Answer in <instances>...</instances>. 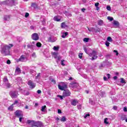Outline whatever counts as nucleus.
Listing matches in <instances>:
<instances>
[{"mask_svg":"<svg viewBox=\"0 0 127 127\" xmlns=\"http://www.w3.org/2000/svg\"><path fill=\"white\" fill-rule=\"evenodd\" d=\"M13 47V45H12V44H10L8 45L2 44L1 45V53L4 56L9 55V50Z\"/></svg>","mask_w":127,"mask_h":127,"instance_id":"1","label":"nucleus"},{"mask_svg":"<svg viewBox=\"0 0 127 127\" xmlns=\"http://www.w3.org/2000/svg\"><path fill=\"white\" fill-rule=\"evenodd\" d=\"M58 86L59 90H61V91H64L65 89L67 88V84L64 82L61 83L60 84H58Z\"/></svg>","mask_w":127,"mask_h":127,"instance_id":"2","label":"nucleus"},{"mask_svg":"<svg viewBox=\"0 0 127 127\" xmlns=\"http://www.w3.org/2000/svg\"><path fill=\"white\" fill-rule=\"evenodd\" d=\"M16 62H26L27 58L24 55H22L19 59L16 60Z\"/></svg>","mask_w":127,"mask_h":127,"instance_id":"3","label":"nucleus"},{"mask_svg":"<svg viewBox=\"0 0 127 127\" xmlns=\"http://www.w3.org/2000/svg\"><path fill=\"white\" fill-rule=\"evenodd\" d=\"M9 94L10 97L14 99L17 98V96H18V92L17 91H10Z\"/></svg>","mask_w":127,"mask_h":127,"instance_id":"4","label":"nucleus"},{"mask_svg":"<svg viewBox=\"0 0 127 127\" xmlns=\"http://www.w3.org/2000/svg\"><path fill=\"white\" fill-rule=\"evenodd\" d=\"M89 56L92 57L91 60H95L97 59V57H98V56H97V52L95 51H93L92 53L89 54Z\"/></svg>","mask_w":127,"mask_h":127,"instance_id":"5","label":"nucleus"},{"mask_svg":"<svg viewBox=\"0 0 127 127\" xmlns=\"http://www.w3.org/2000/svg\"><path fill=\"white\" fill-rule=\"evenodd\" d=\"M27 48H29V49H31L32 50H34V48H35V42H32V43L28 44L27 45Z\"/></svg>","mask_w":127,"mask_h":127,"instance_id":"6","label":"nucleus"},{"mask_svg":"<svg viewBox=\"0 0 127 127\" xmlns=\"http://www.w3.org/2000/svg\"><path fill=\"white\" fill-rule=\"evenodd\" d=\"M28 85H29L30 89H34V87L36 86V84L31 80L28 81Z\"/></svg>","mask_w":127,"mask_h":127,"instance_id":"7","label":"nucleus"},{"mask_svg":"<svg viewBox=\"0 0 127 127\" xmlns=\"http://www.w3.org/2000/svg\"><path fill=\"white\" fill-rule=\"evenodd\" d=\"M15 116L17 117V118H20V117H23V113L21 111L17 110L15 112Z\"/></svg>","mask_w":127,"mask_h":127,"instance_id":"8","label":"nucleus"},{"mask_svg":"<svg viewBox=\"0 0 127 127\" xmlns=\"http://www.w3.org/2000/svg\"><path fill=\"white\" fill-rule=\"evenodd\" d=\"M32 39H33V40H38V39H39V37L38 36V34H37V33H33L32 35Z\"/></svg>","mask_w":127,"mask_h":127,"instance_id":"9","label":"nucleus"},{"mask_svg":"<svg viewBox=\"0 0 127 127\" xmlns=\"http://www.w3.org/2000/svg\"><path fill=\"white\" fill-rule=\"evenodd\" d=\"M71 95V92L68 90H64L63 92L64 97H68Z\"/></svg>","mask_w":127,"mask_h":127,"instance_id":"10","label":"nucleus"},{"mask_svg":"<svg viewBox=\"0 0 127 127\" xmlns=\"http://www.w3.org/2000/svg\"><path fill=\"white\" fill-rule=\"evenodd\" d=\"M40 20L43 25H45L46 24V18H45V16H41L40 18Z\"/></svg>","mask_w":127,"mask_h":127,"instance_id":"11","label":"nucleus"},{"mask_svg":"<svg viewBox=\"0 0 127 127\" xmlns=\"http://www.w3.org/2000/svg\"><path fill=\"white\" fill-rule=\"evenodd\" d=\"M27 124L30 125L31 127H35V123L36 122L32 120H28L27 121Z\"/></svg>","mask_w":127,"mask_h":127,"instance_id":"12","label":"nucleus"},{"mask_svg":"<svg viewBox=\"0 0 127 127\" xmlns=\"http://www.w3.org/2000/svg\"><path fill=\"white\" fill-rule=\"evenodd\" d=\"M78 86H79V84L77 82H71L70 84V86L72 88H77Z\"/></svg>","mask_w":127,"mask_h":127,"instance_id":"13","label":"nucleus"},{"mask_svg":"<svg viewBox=\"0 0 127 127\" xmlns=\"http://www.w3.org/2000/svg\"><path fill=\"white\" fill-rule=\"evenodd\" d=\"M35 127H42V123L40 121L36 122Z\"/></svg>","mask_w":127,"mask_h":127,"instance_id":"14","label":"nucleus"},{"mask_svg":"<svg viewBox=\"0 0 127 127\" xmlns=\"http://www.w3.org/2000/svg\"><path fill=\"white\" fill-rule=\"evenodd\" d=\"M54 20L55 21H60L61 18L59 16H56L54 17Z\"/></svg>","mask_w":127,"mask_h":127,"instance_id":"15","label":"nucleus"},{"mask_svg":"<svg viewBox=\"0 0 127 127\" xmlns=\"http://www.w3.org/2000/svg\"><path fill=\"white\" fill-rule=\"evenodd\" d=\"M15 72L16 75H19V74H20V73H21L20 68L19 67H16Z\"/></svg>","mask_w":127,"mask_h":127,"instance_id":"16","label":"nucleus"},{"mask_svg":"<svg viewBox=\"0 0 127 127\" xmlns=\"http://www.w3.org/2000/svg\"><path fill=\"white\" fill-rule=\"evenodd\" d=\"M78 104V100L76 99H73L71 101V105L72 106H76Z\"/></svg>","mask_w":127,"mask_h":127,"instance_id":"17","label":"nucleus"},{"mask_svg":"<svg viewBox=\"0 0 127 127\" xmlns=\"http://www.w3.org/2000/svg\"><path fill=\"white\" fill-rule=\"evenodd\" d=\"M61 27L62 28H66V27H68V26L64 22L61 24Z\"/></svg>","mask_w":127,"mask_h":127,"instance_id":"18","label":"nucleus"},{"mask_svg":"<svg viewBox=\"0 0 127 127\" xmlns=\"http://www.w3.org/2000/svg\"><path fill=\"white\" fill-rule=\"evenodd\" d=\"M63 35L62 36V37L63 38H65L67 35H68V32H63L62 33Z\"/></svg>","mask_w":127,"mask_h":127,"instance_id":"19","label":"nucleus"},{"mask_svg":"<svg viewBox=\"0 0 127 127\" xmlns=\"http://www.w3.org/2000/svg\"><path fill=\"white\" fill-rule=\"evenodd\" d=\"M23 94L25 95V96H28L30 94V93H29V91H28L24 90Z\"/></svg>","mask_w":127,"mask_h":127,"instance_id":"20","label":"nucleus"},{"mask_svg":"<svg viewBox=\"0 0 127 127\" xmlns=\"http://www.w3.org/2000/svg\"><path fill=\"white\" fill-rule=\"evenodd\" d=\"M3 82L4 84H6V83H8V79H7V77L5 76L4 77Z\"/></svg>","mask_w":127,"mask_h":127,"instance_id":"21","label":"nucleus"},{"mask_svg":"<svg viewBox=\"0 0 127 127\" xmlns=\"http://www.w3.org/2000/svg\"><path fill=\"white\" fill-rule=\"evenodd\" d=\"M113 24L116 25V26H119L120 25V23L117 20H114L113 22Z\"/></svg>","mask_w":127,"mask_h":127,"instance_id":"22","label":"nucleus"},{"mask_svg":"<svg viewBox=\"0 0 127 127\" xmlns=\"http://www.w3.org/2000/svg\"><path fill=\"white\" fill-rule=\"evenodd\" d=\"M58 53L54 52L53 53V56H54L55 59H57V57H58Z\"/></svg>","mask_w":127,"mask_h":127,"instance_id":"23","label":"nucleus"},{"mask_svg":"<svg viewBox=\"0 0 127 127\" xmlns=\"http://www.w3.org/2000/svg\"><path fill=\"white\" fill-rule=\"evenodd\" d=\"M127 119V115H122L121 117V121H125Z\"/></svg>","mask_w":127,"mask_h":127,"instance_id":"24","label":"nucleus"},{"mask_svg":"<svg viewBox=\"0 0 127 127\" xmlns=\"http://www.w3.org/2000/svg\"><path fill=\"white\" fill-rule=\"evenodd\" d=\"M4 20H9V19H10V17L9 15H5L4 16Z\"/></svg>","mask_w":127,"mask_h":127,"instance_id":"25","label":"nucleus"},{"mask_svg":"<svg viewBox=\"0 0 127 127\" xmlns=\"http://www.w3.org/2000/svg\"><path fill=\"white\" fill-rule=\"evenodd\" d=\"M98 25H100V26H101V25H103V24H104V22L102 20H100L98 21Z\"/></svg>","mask_w":127,"mask_h":127,"instance_id":"26","label":"nucleus"},{"mask_svg":"<svg viewBox=\"0 0 127 127\" xmlns=\"http://www.w3.org/2000/svg\"><path fill=\"white\" fill-rule=\"evenodd\" d=\"M32 7H34V8H36L37 7V5L36 4V3H32L31 4Z\"/></svg>","mask_w":127,"mask_h":127,"instance_id":"27","label":"nucleus"},{"mask_svg":"<svg viewBox=\"0 0 127 127\" xmlns=\"http://www.w3.org/2000/svg\"><path fill=\"white\" fill-rule=\"evenodd\" d=\"M99 95L101 97H105V95H106V93H105V92L101 91L100 93H99Z\"/></svg>","mask_w":127,"mask_h":127,"instance_id":"28","label":"nucleus"},{"mask_svg":"<svg viewBox=\"0 0 127 127\" xmlns=\"http://www.w3.org/2000/svg\"><path fill=\"white\" fill-rule=\"evenodd\" d=\"M41 111L42 112H45V111H46V106L45 105L44 106H42Z\"/></svg>","mask_w":127,"mask_h":127,"instance_id":"29","label":"nucleus"},{"mask_svg":"<svg viewBox=\"0 0 127 127\" xmlns=\"http://www.w3.org/2000/svg\"><path fill=\"white\" fill-rule=\"evenodd\" d=\"M107 40L109 42H112V41H113V39H112V37H108L107 39Z\"/></svg>","mask_w":127,"mask_h":127,"instance_id":"30","label":"nucleus"},{"mask_svg":"<svg viewBox=\"0 0 127 127\" xmlns=\"http://www.w3.org/2000/svg\"><path fill=\"white\" fill-rule=\"evenodd\" d=\"M5 86H6V88H10V84L9 83L7 82L4 84Z\"/></svg>","mask_w":127,"mask_h":127,"instance_id":"31","label":"nucleus"},{"mask_svg":"<svg viewBox=\"0 0 127 127\" xmlns=\"http://www.w3.org/2000/svg\"><path fill=\"white\" fill-rule=\"evenodd\" d=\"M107 19H108V20H110V21H113L114 20V18L111 16H108L107 17Z\"/></svg>","mask_w":127,"mask_h":127,"instance_id":"32","label":"nucleus"},{"mask_svg":"<svg viewBox=\"0 0 127 127\" xmlns=\"http://www.w3.org/2000/svg\"><path fill=\"white\" fill-rule=\"evenodd\" d=\"M53 49L55 51H58L59 50V47L54 46Z\"/></svg>","mask_w":127,"mask_h":127,"instance_id":"33","label":"nucleus"},{"mask_svg":"<svg viewBox=\"0 0 127 127\" xmlns=\"http://www.w3.org/2000/svg\"><path fill=\"white\" fill-rule=\"evenodd\" d=\"M83 41L84 42H89V38H84L83 39Z\"/></svg>","mask_w":127,"mask_h":127,"instance_id":"34","label":"nucleus"},{"mask_svg":"<svg viewBox=\"0 0 127 127\" xmlns=\"http://www.w3.org/2000/svg\"><path fill=\"white\" fill-rule=\"evenodd\" d=\"M61 122H66V118L64 116H63V118L61 119Z\"/></svg>","mask_w":127,"mask_h":127,"instance_id":"35","label":"nucleus"},{"mask_svg":"<svg viewBox=\"0 0 127 127\" xmlns=\"http://www.w3.org/2000/svg\"><path fill=\"white\" fill-rule=\"evenodd\" d=\"M121 83L122 84H126V81H125V79L124 78H121Z\"/></svg>","mask_w":127,"mask_h":127,"instance_id":"36","label":"nucleus"},{"mask_svg":"<svg viewBox=\"0 0 127 127\" xmlns=\"http://www.w3.org/2000/svg\"><path fill=\"white\" fill-rule=\"evenodd\" d=\"M104 124L106 125H109V122H108V118H105L104 120Z\"/></svg>","mask_w":127,"mask_h":127,"instance_id":"37","label":"nucleus"},{"mask_svg":"<svg viewBox=\"0 0 127 127\" xmlns=\"http://www.w3.org/2000/svg\"><path fill=\"white\" fill-rule=\"evenodd\" d=\"M36 46L37 47H39V48L41 47V43L39 42L37 43Z\"/></svg>","mask_w":127,"mask_h":127,"instance_id":"38","label":"nucleus"},{"mask_svg":"<svg viewBox=\"0 0 127 127\" xmlns=\"http://www.w3.org/2000/svg\"><path fill=\"white\" fill-rule=\"evenodd\" d=\"M8 110L9 111H12V110H13V106H12V105L8 107Z\"/></svg>","mask_w":127,"mask_h":127,"instance_id":"39","label":"nucleus"},{"mask_svg":"<svg viewBox=\"0 0 127 127\" xmlns=\"http://www.w3.org/2000/svg\"><path fill=\"white\" fill-rule=\"evenodd\" d=\"M77 107L78 110H81V109H82V105L81 104L78 105Z\"/></svg>","mask_w":127,"mask_h":127,"instance_id":"40","label":"nucleus"},{"mask_svg":"<svg viewBox=\"0 0 127 127\" xmlns=\"http://www.w3.org/2000/svg\"><path fill=\"white\" fill-rule=\"evenodd\" d=\"M8 2V1H4L1 2L0 4H6Z\"/></svg>","mask_w":127,"mask_h":127,"instance_id":"41","label":"nucleus"},{"mask_svg":"<svg viewBox=\"0 0 127 127\" xmlns=\"http://www.w3.org/2000/svg\"><path fill=\"white\" fill-rule=\"evenodd\" d=\"M48 41L49 42H54V41H53L52 40V38H51V37L48 38Z\"/></svg>","mask_w":127,"mask_h":127,"instance_id":"42","label":"nucleus"},{"mask_svg":"<svg viewBox=\"0 0 127 127\" xmlns=\"http://www.w3.org/2000/svg\"><path fill=\"white\" fill-rule=\"evenodd\" d=\"M78 57L80 59H82V58H83V54H79Z\"/></svg>","mask_w":127,"mask_h":127,"instance_id":"43","label":"nucleus"},{"mask_svg":"<svg viewBox=\"0 0 127 127\" xmlns=\"http://www.w3.org/2000/svg\"><path fill=\"white\" fill-rule=\"evenodd\" d=\"M105 45L107 47H109L110 46V43H109L108 41H106L105 42Z\"/></svg>","mask_w":127,"mask_h":127,"instance_id":"44","label":"nucleus"},{"mask_svg":"<svg viewBox=\"0 0 127 127\" xmlns=\"http://www.w3.org/2000/svg\"><path fill=\"white\" fill-rule=\"evenodd\" d=\"M88 117H90V114H86L84 116V119H87V118H88Z\"/></svg>","mask_w":127,"mask_h":127,"instance_id":"45","label":"nucleus"},{"mask_svg":"<svg viewBox=\"0 0 127 127\" xmlns=\"http://www.w3.org/2000/svg\"><path fill=\"white\" fill-rule=\"evenodd\" d=\"M113 52H114L115 53H116V55L117 56H118V55H119V52H118V51L117 50H114Z\"/></svg>","mask_w":127,"mask_h":127,"instance_id":"46","label":"nucleus"},{"mask_svg":"<svg viewBox=\"0 0 127 127\" xmlns=\"http://www.w3.org/2000/svg\"><path fill=\"white\" fill-rule=\"evenodd\" d=\"M57 97L58 98H60L61 100H63V96L60 95H58Z\"/></svg>","mask_w":127,"mask_h":127,"instance_id":"47","label":"nucleus"},{"mask_svg":"<svg viewBox=\"0 0 127 127\" xmlns=\"http://www.w3.org/2000/svg\"><path fill=\"white\" fill-rule=\"evenodd\" d=\"M64 61H65L64 60H62L61 63V65H62V66H64V65H65V64H64Z\"/></svg>","mask_w":127,"mask_h":127,"instance_id":"48","label":"nucleus"},{"mask_svg":"<svg viewBox=\"0 0 127 127\" xmlns=\"http://www.w3.org/2000/svg\"><path fill=\"white\" fill-rule=\"evenodd\" d=\"M19 118V121L20 123H21V121H22V119H23V117H20Z\"/></svg>","mask_w":127,"mask_h":127,"instance_id":"49","label":"nucleus"},{"mask_svg":"<svg viewBox=\"0 0 127 127\" xmlns=\"http://www.w3.org/2000/svg\"><path fill=\"white\" fill-rule=\"evenodd\" d=\"M89 104H91V105H93V104H94V102L92 101V99H89Z\"/></svg>","mask_w":127,"mask_h":127,"instance_id":"50","label":"nucleus"},{"mask_svg":"<svg viewBox=\"0 0 127 127\" xmlns=\"http://www.w3.org/2000/svg\"><path fill=\"white\" fill-rule=\"evenodd\" d=\"M30 28V29H32V30L35 29V26H31Z\"/></svg>","mask_w":127,"mask_h":127,"instance_id":"51","label":"nucleus"},{"mask_svg":"<svg viewBox=\"0 0 127 127\" xmlns=\"http://www.w3.org/2000/svg\"><path fill=\"white\" fill-rule=\"evenodd\" d=\"M40 77V73H39L37 76H36V79H38Z\"/></svg>","mask_w":127,"mask_h":127,"instance_id":"52","label":"nucleus"},{"mask_svg":"<svg viewBox=\"0 0 127 127\" xmlns=\"http://www.w3.org/2000/svg\"><path fill=\"white\" fill-rule=\"evenodd\" d=\"M107 77H108V79H110V78H111V74H110V73H108L107 74Z\"/></svg>","mask_w":127,"mask_h":127,"instance_id":"53","label":"nucleus"},{"mask_svg":"<svg viewBox=\"0 0 127 127\" xmlns=\"http://www.w3.org/2000/svg\"><path fill=\"white\" fill-rule=\"evenodd\" d=\"M107 10H111V6H107Z\"/></svg>","mask_w":127,"mask_h":127,"instance_id":"54","label":"nucleus"},{"mask_svg":"<svg viewBox=\"0 0 127 127\" xmlns=\"http://www.w3.org/2000/svg\"><path fill=\"white\" fill-rule=\"evenodd\" d=\"M99 2H96L95 3V6H96V7H97L99 6Z\"/></svg>","mask_w":127,"mask_h":127,"instance_id":"55","label":"nucleus"},{"mask_svg":"<svg viewBox=\"0 0 127 127\" xmlns=\"http://www.w3.org/2000/svg\"><path fill=\"white\" fill-rule=\"evenodd\" d=\"M25 16V17H28V16H29V13H26Z\"/></svg>","mask_w":127,"mask_h":127,"instance_id":"56","label":"nucleus"},{"mask_svg":"<svg viewBox=\"0 0 127 127\" xmlns=\"http://www.w3.org/2000/svg\"><path fill=\"white\" fill-rule=\"evenodd\" d=\"M113 109H114L115 110H118V107H117V106H113Z\"/></svg>","mask_w":127,"mask_h":127,"instance_id":"57","label":"nucleus"},{"mask_svg":"<svg viewBox=\"0 0 127 127\" xmlns=\"http://www.w3.org/2000/svg\"><path fill=\"white\" fill-rule=\"evenodd\" d=\"M18 103V101L17 100L15 101V102L13 103V105H16Z\"/></svg>","mask_w":127,"mask_h":127,"instance_id":"58","label":"nucleus"},{"mask_svg":"<svg viewBox=\"0 0 127 127\" xmlns=\"http://www.w3.org/2000/svg\"><path fill=\"white\" fill-rule=\"evenodd\" d=\"M124 112H127V107H124Z\"/></svg>","mask_w":127,"mask_h":127,"instance_id":"59","label":"nucleus"},{"mask_svg":"<svg viewBox=\"0 0 127 127\" xmlns=\"http://www.w3.org/2000/svg\"><path fill=\"white\" fill-rule=\"evenodd\" d=\"M38 94H41V90H38L37 91Z\"/></svg>","mask_w":127,"mask_h":127,"instance_id":"60","label":"nucleus"},{"mask_svg":"<svg viewBox=\"0 0 127 127\" xmlns=\"http://www.w3.org/2000/svg\"><path fill=\"white\" fill-rule=\"evenodd\" d=\"M58 114H61L62 112L60 109L58 110Z\"/></svg>","mask_w":127,"mask_h":127,"instance_id":"61","label":"nucleus"},{"mask_svg":"<svg viewBox=\"0 0 127 127\" xmlns=\"http://www.w3.org/2000/svg\"><path fill=\"white\" fill-rule=\"evenodd\" d=\"M7 64H10V60H7L6 62Z\"/></svg>","mask_w":127,"mask_h":127,"instance_id":"62","label":"nucleus"},{"mask_svg":"<svg viewBox=\"0 0 127 127\" xmlns=\"http://www.w3.org/2000/svg\"><path fill=\"white\" fill-rule=\"evenodd\" d=\"M57 59H58V60H60L61 59V57L60 56H58Z\"/></svg>","mask_w":127,"mask_h":127,"instance_id":"63","label":"nucleus"},{"mask_svg":"<svg viewBox=\"0 0 127 127\" xmlns=\"http://www.w3.org/2000/svg\"><path fill=\"white\" fill-rule=\"evenodd\" d=\"M32 57H35V53H33L32 54Z\"/></svg>","mask_w":127,"mask_h":127,"instance_id":"64","label":"nucleus"}]
</instances>
